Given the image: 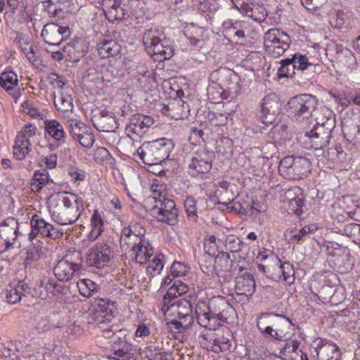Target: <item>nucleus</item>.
Returning a JSON list of instances; mask_svg holds the SVG:
<instances>
[{"instance_id": "f257e3e1", "label": "nucleus", "mask_w": 360, "mask_h": 360, "mask_svg": "<svg viewBox=\"0 0 360 360\" xmlns=\"http://www.w3.org/2000/svg\"><path fill=\"white\" fill-rule=\"evenodd\" d=\"M84 210V200L77 195L58 193L50 198L49 211L51 217L60 225L75 223Z\"/></svg>"}, {"instance_id": "f03ea898", "label": "nucleus", "mask_w": 360, "mask_h": 360, "mask_svg": "<svg viewBox=\"0 0 360 360\" xmlns=\"http://www.w3.org/2000/svg\"><path fill=\"white\" fill-rule=\"evenodd\" d=\"M173 147L171 139L162 138L143 143L137 149V153L146 165H158L169 156Z\"/></svg>"}, {"instance_id": "7ed1b4c3", "label": "nucleus", "mask_w": 360, "mask_h": 360, "mask_svg": "<svg viewBox=\"0 0 360 360\" xmlns=\"http://www.w3.org/2000/svg\"><path fill=\"white\" fill-rule=\"evenodd\" d=\"M233 311V307L224 298L220 299L217 304L214 302L210 304L208 312L198 315V323L205 328L215 329L217 326L226 322L228 314Z\"/></svg>"}, {"instance_id": "20e7f679", "label": "nucleus", "mask_w": 360, "mask_h": 360, "mask_svg": "<svg viewBox=\"0 0 360 360\" xmlns=\"http://www.w3.org/2000/svg\"><path fill=\"white\" fill-rule=\"evenodd\" d=\"M310 162L302 156H286L279 164L278 171L285 179L300 180L309 171Z\"/></svg>"}, {"instance_id": "39448f33", "label": "nucleus", "mask_w": 360, "mask_h": 360, "mask_svg": "<svg viewBox=\"0 0 360 360\" xmlns=\"http://www.w3.org/2000/svg\"><path fill=\"white\" fill-rule=\"evenodd\" d=\"M158 30H149L143 37V42L148 53L152 54L154 60L161 62L170 59L174 54L172 46L165 44L158 36Z\"/></svg>"}, {"instance_id": "423d86ee", "label": "nucleus", "mask_w": 360, "mask_h": 360, "mask_svg": "<svg viewBox=\"0 0 360 360\" xmlns=\"http://www.w3.org/2000/svg\"><path fill=\"white\" fill-rule=\"evenodd\" d=\"M291 41L290 36L278 29H270L264 36L265 51L274 58L282 56Z\"/></svg>"}, {"instance_id": "0eeeda50", "label": "nucleus", "mask_w": 360, "mask_h": 360, "mask_svg": "<svg viewBox=\"0 0 360 360\" xmlns=\"http://www.w3.org/2000/svg\"><path fill=\"white\" fill-rule=\"evenodd\" d=\"M288 110L297 121H303L310 117L315 110L317 101L310 94H301L294 96L288 103Z\"/></svg>"}, {"instance_id": "6e6552de", "label": "nucleus", "mask_w": 360, "mask_h": 360, "mask_svg": "<svg viewBox=\"0 0 360 360\" xmlns=\"http://www.w3.org/2000/svg\"><path fill=\"white\" fill-rule=\"evenodd\" d=\"M334 127V120L329 118L321 124L316 123L309 135L311 147L315 150H319L327 146L330 143L331 133Z\"/></svg>"}, {"instance_id": "1a4fd4ad", "label": "nucleus", "mask_w": 360, "mask_h": 360, "mask_svg": "<svg viewBox=\"0 0 360 360\" xmlns=\"http://www.w3.org/2000/svg\"><path fill=\"white\" fill-rule=\"evenodd\" d=\"M155 119L150 115L141 113L132 115L129 119V123L125 127L127 136L124 139L123 141L131 145L133 139L131 137L130 134L141 136L155 124Z\"/></svg>"}, {"instance_id": "9d476101", "label": "nucleus", "mask_w": 360, "mask_h": 360, "mask_svg": "<svg viewBox=\"0 0 360 360\" xmlns=\"http://www.w3.org/2000/svg\"><path fill=\"white\" fill-rule=\"evenodd\" d=\"M280 63L281 65L278 70L279 78L292 77L295 70L303 71L313 65L305 55L299 53H295L291 58L282 60Z\"/></svg>"}, {"instance_id": "9b49d317", "label": "nucleus", "mask_w": 360, "mask_h": 360, "mask_svg": "<svg viewBox=\"0 0 360 360\" xmlns=\"http://www.w3.org/2000/svg\"><path fill=\"white\" fill-rule=\"evenodd\" d=\"M108 358L115 360H136V348L125 339L115 338L109 346Z\"/></svg>"}, {"instance_id": "f8f14e48", "label": "nucleus", "mask_w": 360, "mask_h": 360, "mask_svg": "<svg viewBox=\"0 0 360 360\" xmlns=\"http://www.w3.org/2000/svg\"><path fill=\"white\" fill-rule=\"evenodd\" d=\"M41 37L51 46H58L70 36L68 26H60L58 23H46L41 31Z\"/></svg>"}, {"instance_id": "ddd939ff", "label": "nucleus", "mask_w": 360, "mask_h": 360, "mask_svg": "<svg viewBox=\"0 0 360 360\" xmlns=\"http://www.w3.org/2000/svg\"><path fill=\"white\" fill-rule=\"evenodd\" d=\"M129 0H103V11L110 22L121 21L129 17Z\"/></svg>"}, {"instance_id": "4468645a", "label": "nucleus", "mask_w": 360, "mask_h": 360, "mask_svg": "<svg viewBox=\"0 0 360 360\" xmlns=\"http://www.w3.org/2000/svg\"><path fill=\"white\" fill-rule=\"evenodd\" d=\"M111 255L110 245L105 243H98L91 249L88 254L87 262L90 266L102 269L110 262Z\"/></svg>"}, {"instance_id": "2eb2a0df", "label": "nucleus", "mask_w": 360, "mask_h": 360, "mask_svg": "<svg viewBox=\"0 0 360 360\" xmlns=\"http://www.w3.org/2000/svg\"><path fill=\"white\" fill-rule=\"evenodd\" d=\"M262 115L260 118L265 124H273L279 115L281 103L279 98L276 94H269L264 96L261 105Z\"/></svg>"}, {"instance_id": "dca6fc26", "label": "nucleus", "mask_w": 360, "mask_h": 360, "mask_svg": "<svg viewBox=\"0 0 360 360\" xmlns=\"http://www.w3.org/2000/svg\"><path fill=\"white\" fill-rule=\"evenodd\" d=\"M213 153L205 148L196 151L193 155L188 167L193 171V175L208 173L212 168Z\"/></svg>"}, {"instance_id": "f3484780", "label": "nucleus", "mask_w": 360, "mask_h": 360, "mask_svg": "<svg viewBox=\"0 0 360 360\" xmlns=\"http://www.w3.org/2000/svg\"><path fill=\"white\" fill-rule=\"evenodd\" d=\"M94 127L100 131H114L117 128V121L112 112L101 110L91 118Z\"/></svg>"}, {"instance_id": "a211bd4d", "label": "nucleus", "mask_w": 360, "mask_h": 360, "mask_svg": "<svg viewBox=\"0 0 360 360\" xmlns=\"http://www.w3.org/2000/svg\"><path fill=\"white\" fill-rule=\"evenodd\" d=\"M63 47L65 60L70 62H78L86 53L89 44L85 39L79 38L68 43Z\"/></svg>"}, {"instance_id": "6ab92c4d", "label": "nucleus", "mask_w": 360, "mask_h": 360, "mask_svg": "<svg viewBox=\"0 0 360 360\" xmlns=\"http://www.w3.org/2000/svg\"><path fill=\"white\" fill-rule=\"evenodd\" d=\"M273 316L274 319L269 321L275 328L274 339L283 340L285 338V330L293 325L290 319L286 316L275 313H262L260 318H269Z\"/></svg>"}, {"instance_id": "aec40b11", "label": "nucleus", "mask_w": 360, "mask_h": 360, "mask_svg": "<svg viewBox=\"0 0 360 360\" xmlns=\"http://www.w3.org/2000/svg\"><path fill=\"white\" fill-rule=\"evenodd\" d=\"M18 233V221L14 217L4 219L0 224V236L4 240L6 248L12 246Z\"/></svg>"}, {"instance_id": "412c9836", "label": "nucleus", "mask_w": 360, "mask_h": 360, "mask_svg": "<svg viewBox=\"0 0 360 360\" xmlns=\"http://www.w3.org/2000/svg\"><path fill=\"white\" fill-rule=\"evenodd\" d=\"M236 290L239 294L249 293L252 296L255 291L256 283L254 276L247 271L238 275L236 278Z\"/></svg>"}, {"instance_id": "4be33fe9", "label": "nucleus", "mask_w": 360, "mask_h": 360, "mask_svg": "<svg viewBox=\"0 0 360 360\" xmlns=\"http://www.w3.org/2000/svg\"><path fill=\"white\" fill-rule=\"evenodd\" d=\"M257 262L261 270L278 268L281 263L278 257L273 251L266 249L259 252Z\"/></svg>"}, {"instance_id": "5701e85b", "label": "nucleus", "mask_w": 360, "mask_h": 360, "mask_svg": "<svg viewBox=\"0 0 360 360\" xmlns=\"http://www.w3.org/2000/svg\"><path fill=\"white\" fill-rule=\"evenodd\" d=\"M97 50L101 58H109L120 53L121 45L114 39L103 38L97 44Z\"/></svg>"}, {"instance_id": "b1692460", "label": "nucleus", "mask_w": 360, "mask_h": 360, "mask_svg": "<svg viewBox=\"0 0 360 360\" xmlns=\"http://www.w3.org/2000/svg\"><path fill=\"white\" fill-rule=\"evenodd\" d=\"M233 6L240 12H244L246 15L252 18L255 20L262 22L264 20L266 14L262 11L259 15L257 12L259 9L257 7H251L248 4V0H231Z\"/></svg>"}, {"instance_id": "393cba45", "label": "nucleus", "mask_w": 360, "mask_h": 360, "mask_svg": "<svg viewBox=\"0 0 360 360\" xmlns=\"http://www.w3.org/2000/svg\"><path fill=\"white\" fill-rule=\"evenodd\" d=\"M109 303L108 302H105V301L104 300H101L99 301V303L97 304L96 309H94V311H96V317H95V322H97L98 323V325L99 326V328L101 329H103V336L104 337H109L110 336V333L111 332H112L113 333H115V330L112 328V326H110V327H108V328H105L103 326V324H104V322H105V320H103V318L105 315H108V308H109Z\"/></svg>"}, {"instance_id": "a878e982", "label": "nucleus", "mask_w": 360, "mask_h": 360, "mask_svg": "<svg viewBox=\"0 0 360 360\" xmlns=\"http://www.w3.org/2000/svg\"><path fill=\"white\" fill-rule=\"evenodd\" d=\"M148 242L141 238L134 242L132 250L135 255L136 262L141 264L149 260L151 254L148 249Z\"/></svg>"}, {"instance_id": "bb28decb", "label": "nucleus", "mask_w": 360, "mask_h": 360, "mask_svg": "<svg viewBox=\"0 0 360 360\" xmlns=\"http://www.w3.org/2000/svg\"><path fill=\"white\" fill-rule=\"evenodd\" d=\"M72 89L69 87L65 88L58 96L54 97V105L56 108L63 112L72 110L73 108L72 98L70 92Z\"/></svg>"}, {"instance_id": "cd10ccee", "label": "nucleus", "mask_w": 360, "mask_h": 360, "mask_svg": "<svg viewBox=\"0 0 360 360\" xmlns=\"http://www.w3.org/2000/svg\"><path fill=\"white\" fill-rule=\"evenodd\" d=\"M44 124L46 131L58 143V145L65 143V132L60 123L55 120H46Z\"/></svg>"}, {"instance_id": "c85d7f7f", "label": "nucleus", "mask_w": 360, "mask_h": 360, "mask_svg": "<svg viewBox=\"0 0 360 360\" xmlns=\"http://www.w3.org/2000/svg\"><path fill=\"white\" fill-rule=\"evenodd\" d=\"M32 231L29 234V239L32 240L39 233L43 236L49 234V223L46 222L39 215L34 214L31 219Z\"/></svg>"}, {"instance_id": "c756f323", "label": "nucleus", "mask_w": 360, "mask_h": 360, "mask_svg": "<svg viewBox=\"0 0 360 360\" xmlns=\"http://www.w3.org/2000/svg\"><path fill=\"white\" fill-rule=\"evenodd\" d=\"M31 145L30 140L23 139L21 136H16L13 150L14 158L19 160H23L30 151Z\"/></svg>"}, {"instance_id": "7c9ffc66", "label": "nucleus", "mask_w": 360, "mask_h": 360, "mask_svg": "<svg viewBox=\"0 0 360 360\" xmlns=\"http://www.w3.org/2000/svg\"><path fill=\"white\" fill-rule=\"evenodd\" d=\"M136 225H129L127 228H124L122 230L120 238L122 248H124L125 245L129 246V245L131 243V241L135 242L141 238V236H143L145 231L143 230V233L141 231H136Z\"/></svg>"}, {"instance_id": "2f4dec72", "label": "nucleus", "mask_w": 360, "mask_h": 360, "mask_svg": "<svg viewBox=\"0 0 360 360\" xmlns=\"http://www.w3.org/2000/svg\"><path fill=\"white\" fill-rule=\"evenodd\" d=\"M152 214L158 221L166 223L170 226L175 225L178 222V209L162 210V212H153Z\"/></svg>"}, {"instance_id": "473e14b6", "label": "nucleus", "mask_w": 360, "mask_h": 360, "mask_svg": "<svg viewBox=\"0 0 360 360\" xmlns=\"http://www.w3.org/2000/svg\"><path fill=\"white\" fill-rule=\"evenodd\" d=\"M50 181L49 172L46 169H41L34 172L31 186L32 190L38 191L45 186Z\"/></svg>"}, {"instance_id": "72a5a7b5", "label": "nucleus", "mask_w": 360, "mask_h": 360, "mask_svg": "<svg viewBox=\"0 0 360 360\" xmlns=\"http://www.w3.org/2000/svg\"><path fill=\"white\" fill-rule=\"evenodd\" d=\"M92 229L89 233V237L92 240H96L103 231V221L101 215L97 210H95L91 219Z\"/></svg>"}, {"instance_id": "f704fd0d", "label": "nucleus", "mask_w": 360, "mask_h": 360, "mask_svg": "<svg viewBox=\"0 0 360 360\" xmlns=\"http://www.w3.org/2000/svg\"><path fill=\"white\" fill-rule=\"evenodd\" d=\"M18 83L17 75L13 72H4L0 76V85L6 91L13 89Z\"/></svg>"}, {"instance_id": "c9c22d12", "label": "nucleus", "mask_w": 360, "mask_h": 360, "mask_svg": "<svg viewBox=\"0 0 360 360\" xmlns=\"http://www.w3.org/2000/svg\"><path fill=\"white\" fill-rule=\"evenodd\" d=\"M53 281V278H44L38 281L34 286L35 295L41 300L47 299L49 285L52 284Z\"/></svg>"}, {"instance_id": "e433bc0d", "label": "nucleus", "mask_w": 360, "mask_h": 360, "mask_svg": "<svg viewBox=\"0 0 360 360\" xmlns=\"http://www.w3.org/2000/svg\"><path fill=\"white\" fill-rule=\"evenodd\" d=\"M268 273L267 276L276 281H284L288 285H291L294 283L295 276V271H266Z\"/></svg>"}, {"instance_id": "4c0bfd02", "label": "nucleus", "mask_w": 360, "mask_h": 360, "mask_svg": "<svg viewBox=\"0 0 360 360\" xmlns=\"http://www.w3.org/2000/svg\"><path fill=\"white\" fill-rule=\"evenodd\" d=\"M321 349H323V352L328 356L326 360H340L341 353L335 343L331 341L326 342Z\"/></svg>"}, {"instance_id": "58836bf2", "label": "nucleus", "mask_w": 360, "mask_h": 360, "mask_svg": "<svg viewBox=\"0 0 360 360\" xmlns=\"http://www.w3.org/2000/svg\"><path fill=\"white\" fill-rule=\"evenodd\" d=\"M226 250L231 252H238L241 251L244 245V243L236 236L229 235L225 240Z\"/></svg>"}, {"instance_id": "ea45409f", "label": "nucleus", "mask_w": 360, "mask_h": 360, "mask_svg": "<svg viewBox=\"0 0 360 360\" xmlns=\"http://www.w3.org/2000/svg\"><path fill=\"white\" fill-rule=\"evenodd\" d=\"M180 295L176 285L173 283L163 297L164 307L167 306V309L170 307H174L178 302V301H176V299Z\"/></svg>"}, {"instance_id": "a19ab883", "label": "nucleus", "mask_w": 360, "mask_h": 360, "mask_svg": "<svg viewBox=\"0 0 360 360\" xmlns=\"http://www.w3.org/2000/svg\"><path fill=\"white\" fill-rule=\"evenodd\" d=\"M304 205V200L301 193L289 200V210L298 217L302 215Z\"/></svg>"}, {"instance_id": "79ce46f5", "label": "nucleus", "mask_w": 360, "mask_h": 360, "mask_svg": "<svg viewBox=\"0 0 360 360\" xmlns=\"http://www.w3.org/2000/svg\"><path fill=\"white\" fill-rule=\"evenodd\" d=\"M68 122L70 127V134L75 139L82 134V131H86L87 129V127L82 121L71 119L69 120Z\"/></svg>"}, {"instance_id": "37998d69", "label": "nucleus", "mask_w": 360, "mask_h": 360, "mask_svg": "<svg viewBox=\"0 0 360 360\" xmlns=\"http://www.w3.org/2000/svg\"><path fill=\"white\" fill-rule=\"evenodd\" d=\"M156 205L153 206L151 212H162V210H174L176 207V204L174 200L163 197V199L156 200Z\"/></svg>"}, {"instance_id": "c03bdc74", "label": "nucleus", "mask_w": 360, "mask_h": 360, "mask_svg": "<svg viewBox=\"0 0 360 360\" xmlns=\"http://www.w3.org/2000/svg\"><path fill=\"white\" fill-rule=\"evenodd\" d=\"M178 315L180 319H191L190 314L191 312V304L188 300H178Z\"/></svg>"}, {"instance_id": "a18cd8bd", "label": "nucleus", "mask_w": 360, "mask_h": 360, "mask_svg": "<svg viewBox=\"0 0 360 360\" xmlns=\"http://www.w3.org/2000/svg\"><path fill=\"white\" fill-rule=\"evenodd\" d=\"M310 233V227L304 226V228L300 230H291L287 231L285 233V236L289 237V240L290 241H300L302 240L304 236H307Z\"/></svg>"}, {"instance_id": "49530a36", "label": "nucleus", "mask_w": 360, "mask_h": 360, "mask_svg": "<svg viewBox=\"0 0 360 360\" xmlns=\"http://www.w3.org/2000/svg\"><path fill=\"white\" fill-rule=\"evenodd\" d=\"M266 319V318H260L259 315L257 319V326L262 334L269 335L274 339L275 328H274L273 324L271 326H266L268 323L265 321Z\"/></svg>"}, {"instance_id": "de8ad7c7", "label": "nucleus", "mask_w": 360, "mask_h": 360, "mask_svg": "<svg viewBox=\"0 0 360 360\" xmlns=\"http://www.w3.org/2000/svg\"><path fill=\"white\" fill-rule=\"evenodd\" d=\"M75 139H77L83 147L87 148H91L95 141L94 135L93 133L88 131H82V134Z\"/></svg>"}, {"instance_id": "09e8293b", "label": "nucleus", "mask_w": 360, "mask_h": 360, "mask_svg": "<svg viewBox=\"0 0 360 360\" xmlns=\"http://www.w3.org/2000/svg\"><path fill=\"white\" fill-rule=\"evenodd\" d=\"M300 345V342L297 340H290L287 341L281 348L280 354L282 356H287L288 354L297 352Z\"/></svg>"}, {"instance_id": "8fccbe9b", "label": "nucleus", "mask_w": 360, "mask_h": 360, "mask_svg": "<svg viewBox=\"0 0 360 360\" xmlns=\"http://www.w3.org/2000/svg\"><path fill=\"white\" fill-rule=\"evenodd\" d=\"M185 209L187 215L190 218H193L195 221L198 218L196 214L195 202L193 198H187L184 202Z\"/></svg>"}, {"instance_id": "3c124183", "label": "nucleus", "mask_w": 360, "mask_h": 360, "mask_svg": "<svg viewBox=\"0 0 360 360\" xmlns=\"http://www.w3.org/2000/svg\"><path fill=\"white\" fill-rule=\"evenodd\" d=\"M82 284L85 286L86 290L82 289L79 287L80 294L85 297H89L91 295V292L97 290L96 284L89 279H84L82 281Z\"/></svg>"}, {"instance_id": "603ef678", "label": "nucleus", "mask_w": 360, "mask_h": 360, "mask_svg": "<svg viewBox=\"0 0 360 360\" xmlns=\"http://www.w3.org/2000/svg\"><path fill=\"white\" fill-rule=\"evenodd\" d=\"M18 292L13 287L10 285V288L6 289L4 292L6 300L10 304H16L20 302L22 298Z\"/></svg>"}, {"instance_id": "864d4df0", "label": "nucleus", "mask_w": 360, "mask_h": 360, "mask_svg": "<svg viewBox=\"0 0 360 360\" xmlns=\"http://www.w3.org/2000/svg\"><path fill=\"white\" fill-rule=\"evenodd\" d=\"M247 23L244 21H236L235 27H233L234 37L233 38H238L239 39H245V29Z\"/></svg>"}, {"instance_id": "5fc2aeb1", "label": "nucleus", "mask_w": 360, "mask_h": 360, "mask_svg": "<svg viewBox=\"0 0 360 360\" xmlns=\"http://www.w3.org/2000/svg\"><path fill=\"white\" fill-rule=\"evenodd\" d=\"M215 237L214 236H211L208 240H207L204 243V249L205 252L212 257H214L216 254L217 250V245L215 242Z\"/></svg>"}, {"instance_id": "6e6d98bb", "label": "nucleus", "mask_w": 360, "mask_h": 360, "mask_svg": "<svg viewBox=\"0 0 360 360\" xmlns=\"http://www.w3.org/2000/svg\"><path fill=\"white\" fill-rule=\"evenodd\" d=\"M164 255L162 254L155 256L150 262H149L147 269H151L152 270H162L164 267Z\"/></svg>"}, {"instance_id": "4d7b16f0", "label": "nucleus", "mask_w": 360, "mask_h": 360, "mask_svg": "<svg viewBox=\"0 0 360 360\" xmlns=\"http://www.w3.org/2000/svg\"><path fill=\"white\" fill-rule=\"evenodd\" d=\"M24 112L30 115L32 117H40V119H43L44 115L41 114L39 110L34 108L31 103L26 101L22 105Z\"/></svg>"}, {"instance_id": "13d9d810", "label": "nucleus", "mask_w": 360, "mask_h": 360, "mask_svg": "<svg viewBox=\"0 0 360 360\" xmlns=\"http://www.w3.org/2000/svg\"><path fill=\"white\" fill-rule=\"evenodd\" d=\"M36 131L37 128L34 125H25L24 129L20 131L17 136H21L23 139L30 140V138L35 135Z\"/></svg>"}, {"instance_id": "bf43d9fd", "label": "nucleus", "mask_w": 360, "mask_h": 360, "mask_svg": "<svg viewBox=\"0 0 360 360\" xmlns=\"http://www.w3.org/2000/svg\"><path fill=\"white\" fill-rule=\"evenodd\" d=\"M325 0H301L302 6L309 11H313L321 6Z\"/></svg>"}, {"instance_id": "052dcab7", "label": "nucleus", "mask_w": 360, "mask_h": 360, "mask_svg": "<svg viewBox=\"0 0 360 360\" xmlns=\"http://www.w3.org/2000/svg\"><path fill=\"white\" fill-rule=\"evenodd\" d=\"M75 271H53L55 278L61 282H68L72 279Z\"/></svg>"}, {"instance_id": "680f3d73", "label": "nucleus", "mask_w": 360, "mask_h": 360, "mask_svg": "<svg viewBox=\"0 0 360 360\" xmlns=\"http://www.w3.org/2000/svg\"><path fill=\"white\" fill-rule=\"evenodd\" d=\"M330 95L335 98L336 101H338V102L342 105H346L347 102H350L349 97L347 96V91L339 92L336 91H330Z\"/></svg>"}, {"instance_id": "e2e57ef3", "label": "nucleus", "mask_w": 360, "mask_h": 360, "mask_svg": "<svg viewBox=\"0 0 360 360\" xmlns=\"http://www.w3.org/2000/svg\"><path fill=\"white\" fill-rule=\"evenodd\" d=\"M70 1L71 0H49V2L56 6L58 13H60L65 8L69 6Z\"/></svg>"}, {"instance_id": "0e129e2a", "label": "nucleus", "mask_w": 360, "mask_h": 360, "mask_svg": "<svg viewBox=\"0 0 360 360\" xmlns=\"http://www.w3.org/2000/svg\"><path fill=\"white\" fill-rule=\"evenodd\" d=\"M13 288L18 291V292L21 297L27 296L30 293V288L23 281H19Z\"/></svg>"}, {"instance_id": "69168bd1", "label": "nucleus", "mask_w": 360, "mask_h": 360, "mask_svg": "<svg viewBox=\"0 0 360 360\" xmlns=\"http://www.w3.org/2000/svg\"><path fill=\"white\" fill-rule=\"evenodd\" d=\"M68 174L71 176L74 181H84L86 178L85 173L83 171L72 169L68 172Z\"/></svg>"}, {"instance_id": "338daca9", "label": "nucleus", "mask_w": 360, "mask_h": 360, "mask_svg": "<svg viewBox=\"0 0 360 360\" xmlns=\"http://www.w3.org/2000/svg\"><path fill=\"white\" fill-rule=\"evenodd\" d=\"M49 288L48 295L51 294V296L55 298L60 295V292L64 288L59 286L54 280L53 281L52 284L49 285Z\"/></svg>"}, {"instance_id": "774afa93", "label": "nucleus", "mask_w": 360, "mask_h": 360, "mask_svg": "<svg viewBox=\"0 0 360 360\" xmlns=\"http://www.w3.org/2000/svg\"><path fill=\"white\" fill-rule=\"evenodd\" d=\"M58 302L68 303L71 302V295L70 292L63 288L60 295L55 298Z\"/></svg>"}]
</instances>
